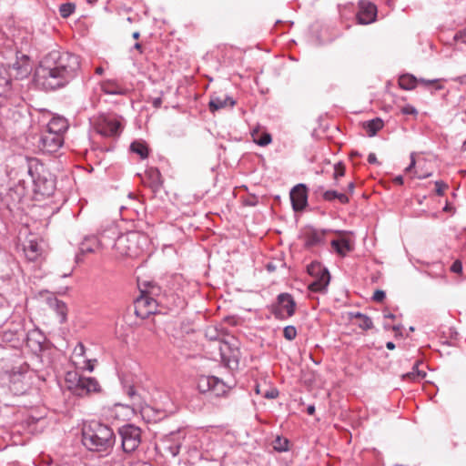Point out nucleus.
Here are the masks:
<instances>
[{"mask_svg":"<svg viewBox=\"0 0 466 466\" xmlns=\"http://www.w3.org/2000/svg\"><path fill=\"white\" fill-rule=\"evenodd\" d=\"M80 70L79 56L66 51L53 50L41 61L35 78L45 89L61 88L75 79Z\"/></svg>","mask_w":466,"mask_h":466,"instance_id":"nucleus-1","label":"nucleus"},{"mask_svg":"<svg viewBox=\"0 0 466 466\" xmlns=\"http://www.w3.org/2000/svg\"><path fill=\"white\" fill-rule=\"evenodd\" d=\"M83 445L100 456L108 455L116 443V435L109 426L99 421H91L82 431Z\"/></svg>","mask_w":466,"mask_h":466,"instance_id":"nucleus-2","label":"nucleus"},{"mask_svg":"<svg viewBox=\"0 0 466 466\" xmlns=\"http://www.w3.org/2000/svg\"><path fill=\"white\" fill-rule=\"evenodd\" d=\"M147 244L145 235L137 231H130L126 234L116 235L111 239V245L120 256L137 257Z\"/></svg>","mask_w":466,"mask_h":466,"instance_id":"nucleus-3","label":"nucleus"},{"mask_svg":"<svg viewBox=\"0 0 466 466\" xmlns=\"http://www.w3.org/2000/svg\"><path fill=\"white\" fill-rule=\"evenodd\" d=\"M140 295L135 299V313L141 319H147L157 310L156 297L160 292V288L154 283L139 284Z\"/></svg>","mask_w":466,"mask_h":466,"instance_id":"nucleus-4","label":"nucleus"},{"mask_svg":"<svg viewBox=\"0 0 466 466\" xmlns=\"http://www.w3.org/2000/svg\"><path fill=\"white\" fill-rule=\"evenodd\" d=\"M118 433L121 437L122 449L125 452L134 451L141 443V430L135 425L126 424L119 428Z\"/></svg>","mask_w":466,"mask_h":466,"instance_id":"nucleus-5","label":"nucleus"},{"mask_svg":"<svg viewBox=\"0 0 466 466\" xmlns=\"http://www.w3.org/2000/svg\"><path fill=\"white\" fill-rule=\"evenodd\" d=\"M296 302L289 293H280L277 302L272 305L271 312L276 319L283 320L292 317L295 313Z\"/></svg>","mask_w":466,"mask_h":466,"instance_id":"nucleus-6","label":"nucleus"},{"mask_svg":"<svg viewBox=\"0 0 466 466\" xmlns=\"http://www.w3.org/2000/svg\"><path fill=\"white\" fill-rule=\"evenodd\" d=\"M308 272L315 278L309 284V289L315 292L324 291L330 280L329 270L319 262H312L308 266Z\"/></svg>","mask_w":466,"mask_h":466,"instance_id":"nucleus-7","label":"nucleus"},{"mask_svg":"<svg viewBox=\"0 0 466 466\" xmlns=\"http://www.w3.org/2000/svg\"><path fill=\"white\" fill-rule=\"evenodd\" d=\"M198 389L201 393H210L219 397L226 394L229 388L218 377L203 375L198 380Z\"/></svg>","mask_w":466,"mask_h":466,"instance_id":"nucleus-8","label":"nucleus"},{"mask_svg":"<svg viewBox=\"0 0 466 466\" xmlns=\"http://www.w3.org/2000/svg\"><path fill=\"white\" fill-rule=\"evenodd\" d=\"M116 235V228L115 227L105 230L100 234L99 238L90 237L85 238L80 245V250L82 253H92L98 247H109L111 245V239Z\"/></svg>","mask_w":466,"mask_h":466,"instance_id":"nucleus-9","label":"nucleus"},{"mask_svg":"<svg viewBox=\"0 0 466 466\" xmlns=\"http://www.w3.org/2000/svg\"><path fill=\"white\" fill-rule=\"evenodd\" d=\"M218 350L222 362L229 369H237L239 361V350L231 348L228 342L219 341Z\"/></svg>","mask_w":466,"mask_h":466,"instance_id":"nucleus-10","label":"nucleus"},{"mask_svg":"<svg viewBox=\"0 0 466 466\" xmlns=\"http://www.w3.org/2000/svg\"><path fill=\"white\" fill-rule=\"evenodd\" d=\"M359 12L356 15L358 24L370 25L376 21L377 6L366 0L359 2Z\"/></svg>","mask_w":466,"mask_h":466,"instance_id":"nucleus-11","label":"nucleus"},{"mask_svg":"<svg viewBox=\"0 0 466 466\" xmlns=\"http://www.w3.org/2000/svg\"><path fill=\"white\" fill-rule=\"evenodd\" d=\"M96 130L104 137H115L120 134L121 125L115 117L103 116L96 126Z\"/></svg>","mask_w":466,"mask_h":466,"instance_id":"nucleus-12","label":"nucleus"},{"mask_svg":"<svg viewBox=\"0 0 466 466\" xmlns=\"http://www.w3.org/2000/svg\"><path fill=\"white\" fill-rule=\"evenodd\" d=\"M2 67H5L10 77L15 79H22L29 74L28 59L25 55L21 60L16 58L14 63L2 65Z\"/></svg>","mask_w":466,"mask_h":466,"instance_id":"nucleus-13","label":"nucleus"},{"mask_svg":"<svg viewBox=\"0 0 466 466\" xmlns=\"http://www.w3.org/2000/svg\"><path fill=\"white\" fill-rule=\"evenodd\" d=\"M64 143V137L58 134L45 130L40 138L42 149L53 153L57 151Z\"/></svg>","mask_w":466,"mask_h":466,"instance_id":"nucleus-14","label":"nucleus"},{"mask_svg":"<svg viewBox=\"0 0 466 466\" xmlns=\"http://www.w3.org/2000/svg\"><path fill=\"white\" fill-rule=\"evenodd\" d=\"M290 200L295 211H301L308 203L307 187L303 184L295 186L290 191Z\"/></svg>","mask_w":466,"mask_h":466,"instance_id":"nucleus-15","label":"nucleus"},{"mask_svg":"<svg viewBox=\"0 0 466 466\" xmlns=\"http://www.w3.org/2000/svg\"><path fill=\"white\" fill-rule=\"evenodd\" d=\"M325 235V230H319L312 227H309L304 229L301 238L306 248H312L320 246L324 242Z\"/></svg>","mask_w":466,"mask_h":466,"instance_id":"nucleus-16","label":"nucleus"},{"mask_svg":"<svg viewBox=\"0 0 466 466\" xmlns=\"http://www.w3.org/2000/svg\"><path fill=\"white\" fill-rule=\"evenodd\" d=\"M99 390V384L94 378L81 377L77 386L73 390V394L83 397L90 392H96Z\"/></svg>","mask_w":466,"mask_h":466,"instance_id":"nucleus-17","label":"nucleus"},{"mask_svg":"<svg viewBox=\"0 0 466 466\" xmlns=\"http://www.w3.org/2000/svg\"><path fill=\"white\" fill-rule=\"evenodd\" d=\"M28 174L30 175L32 181L35 184L36 193L43 196H50L53 192L54 185L52 181H48L46 178H42L40 176H35L32 167L28 166Z\"/></svg>","mask_w":466,"mask_h":466,"instance_id":"nucleus-18","label":"nucleus"},{"mask_svg":"<svg viewBox=\"0 0 466 466\" xmlns=\"http://www.w3.org/2000/svg\"><path fill=\"white\" fill-rule=\"evenodd\" d=\"M45 340V335L37 329H32L26 334V346L35 353L42 351Z\"/></svg>","mask_w":466,"mask_h":466,"instance_id":"nucleus-19","label":"nucleus"},{"mask_svg":"<svg viewBox=\"0 0 466 466\" xmlns=\"http://www.w3.org/2000/svg\"><path fill=\"white\" fill-rule=\"evenodd\" d=\"M330 245L341 257H345L348 253L352 251L354 247L353 241L344 237L331 240Z\"/></svg>","mask_w":466,"mask_h":466,"instance_id":"nucleus-20","label":"nucleus"},{"mask_svg":"<svg viewBox=\"0 0 466 466\" xmlns=\"http://www.w3.org/2000/svg\"><path fill=\"white\" fill-rule=\"evenodd\" d=\"M68 128L67 120L62 116L53 117L46 125V131L58 134L64 137V133Z\"/></svg>","mask_w":466,"mask_h":466,"instance_id":"nucleus-21","label":"nucleus"},{"mask_svg":"<svg viewBox=\"0 0 466 466\" xmlns=\"http://www.w3.org/2000/svg\"><path fill=\"white\" fill-rule=\"evenodd\" d=\"M24 252L28 260L36 261L42 256L43 249L37 241L30 239L24 246Z\"/></svg>","mask_w":466,"mask_h":466,"instance_id":"nucleus-22","label":"nucleus"},{"mask_svg":"<svg viewBox=\"0 0 466 466\" xmlns=\"http://www.w3.org/2000/svg\"><path fill=\"white\" fill-rule=\"evenodd\" d=\"M235 104L236 101L228 96H215L209 101V109L211 112H214L227 106L233 107Z\"/></svg>","mask_w":466,"mask_h":466,"instance_id":"nucleus-23","label":"nucleus"},{"mask_svg":"<svg viewBox=\"0 0 466 466\" xmlns=\"http://www.w3.org/2000/svg\"><path fill=\"white\" fill-rule=\"evenodd\" d=\"M12 78L5 67L0 66V96H5L11 90Z\"/></svg>","mask_w":466,"mask_h":466,"instance_id":"nucleus-24","label":"nucleus"},{"mask_svg":"<svg viewBox=\"0 0 466 466\" xmlns=\"http://www.w3.org/2000/svg\"><path fill=\"white\" fill-rule=\"evenodd\" d=\"M384 126L383 120L380 117L363 123V127L369 137H374Z\"/></svg>","mask_w":466,"mask_h":466,"instance_id":"nucleus-25","label":"nucleus"},{"mask_svg":"<svg viewBox=\"0 0 466 466\" xmlns=\"http://www.w3.org/2000/svg\"><path fill=\"white\" fill-rule=\"evenodd\" d=\"M101 90L107 95H123L125 93V90L113 80L102 82Z\"/></svg>","mask_w":466,"mask_h":466,"instance_id":"nucleus-26","label":"nucleus"},{"mask_svg":"<svg viewBox=\"0 0 466 466\" xmlns=\"http://www.w3.org/2000/svg\"><path fill=\"white\" fill-rule=\"evenodd\" d=\"M349 316L350 319H358L360 320L358 326L364 330L370 329L373 327L371 319L365 314L360 312H350Z\"/></svg>","mask_w":466,"mask_h":466,"instance_id":"nucleus-27","label":"nucleus"},{"mask_svg":"<svg viewBox=\"0 0 466 466\" xmlns=\"http://www.w3.org/2000/svg\"><path fill=\"white\" fill-rule=\"evenodd\" d=\"M322 197L326 201L338 199L341 204H347L350 201L345 194L339 193L335 190H327L323 193Z\"/></svg>","mask_w":466,"mask_h":466,"instance_id":"nucleus-28","label":"nucleus"},{"mask_svg":"<svg viewBox=\"0 0 466 466\" xmlns=\"http://www.w3.org/2000/svg\"><path fill=\"white\" fill-rule=\"evenodd\" d=\"M50 306L56 309V311L57 312V314L60 316L61 318V322H64L66 321V305L61 301V300H58L57 299H54L52 300H50Z\"/></svg>","mask_w":466,"mask_h":466,"instance_id":"nucleus-29","label":"nucleus"},{"mask_svg":"<svg viewBox=\"0 0 466 466\" xmlns=\"http://www.w3.org/2000/svg\"><path fill=\"white\" fill-rule=\"evenodd\" d=\"M130 149L132 152L140 156L142 159H145L148 156V149L145 143L140 141H134L130 145Z\"/></svg>","mask_w":466,"mask_h":466,"instance_id":"nucleus-30","label":"nucleus"},{"mask_svg":"<svg viewBox=\"0 0 466 466\" xmlns=\"http://www.w3.org/2000/svg\"><path fill=\"white\" fill-rule=\"evenodd\" d=\"M416 78L411 75H403L399 79V85L402 89L411 90L416 86Z\"/></svg>","mask_w":466,"mask_h":466,"instance_id":"nucleus-31","label":"nucleus"},{"mask_svg":"<svg viewBox=\"0 0 466 466\" xmlns=\"http://www.w3.org/2000/svg\"><path fill=\"white\" fill-rule=\"evenodd\" d=\"M82 376L78 375L76 371H68L66 374V383L67 386V389L73 392V390L77 386V383L79 382V380Z\"/></svg>","mask_w":466,"mask_h":466,"instance_id":"nucleus-32","label":"nucleus"},{"mask_svg":"<svg viewBox=\"0 0 466 466\" xmlns=\"http://www.w3.org/2000/svg\"><path fill=\"white\" fill-rule=\"evenodd\" d=\"M289 441L288 439L277 436L272 441V446L275 451L284 452L289 451Z\"/></svg>","mask_w":466,"mask_h":466,"instance_id":"nucleus-33","label":"nucleus"},{"mask_svg":"<svg viewBox=\"0 0 466 466\" xmlns=\"http://www.w3.org/2000/svg\"><path fill=\"white\" fill-rule=\"evenodd\" d=\"M425 376H426V372L420 370L418 369V364H415L412 368V370L404 374L403 378L407 379V380H419L424 379Z\"/></svg>","mask_w":466,"mask_h":466,"instance_id":"nucleus-34","label":"nucleus"},{"mask_svg":"<svg viewBox=\"0 0 466 466\" xmlns=\"http://www.w3.org/2000/svg\"><path fill=\"white\" fill-rule=\"evenodd\" d=\"M149 177L151 178L152 187L157 188L162 184L161 174L157 169H150Z\"/></svg>","mask_w":466,"mask_h":466,"instance_id":"nucleus-35","label":"nucleus"},{"mask_svg":"<svg viewBox=\"0 0 466 466\" xmlns=\"http://www.w3.org/2000/svg\"><path fill=\"white\" fill-rule=\"evenodd\" d=\"M76 9V5L74 4H71V3H66V4H63L61 5L60 8H59V12H60V15L62 17H68L69 15H71L74 11Z\"/></svg>","mask_w":466,"mask_h":466,"instance_id":"nucleus-36","label":"nucleus"},{"mask_svg":"<svg viewBox=\"0 0 466 466\" xmlns=\"http://www.w3.org/2000/svg\"><path fill=\"white\" fill-rule=\"evenodd\" d=\"M127 394L132 400L133 405L140 406L142 401L140 396L137 393L133 386H129L127 390Z\"/></svg>","mask_w":466,"mask_h":466,"instance_id":"nucleus-37","label":"nucleus"},{"mask_svg":"<svg viewBox=\"0 0 466 466\" xmlns=\"http://www.w3.org/2000/svg\"><path fill=\"white\" fill-rule=\"evenodd\" d=\"M252 137H253L254 141L258 146H261V147H265V146L268 145L272 140L271 136L268 133H263L258 138L255 137L254 134H252Z\"/></svg>","mask_w":466,"mask_h":466,"instance_id":"nucleus-38","label":"nucleus"},{"mask_svg":"<svg viewBox=\"0 0 466 466\" xmlns=\"http://www.w3.org/2000/svg\"><path fill=\"white\" fill-rule=\"evenodd\" d=\"M283 336L288 340H293L297 336V329L294 326H287L283 329Z\"/></svg>","mask_w":466,"mask_h":466,"instance_id":"nucleus-39","label":"nucleus"},{"mask_svg":"<svg viewBox=\"0 0 466 466\" xmlns=\"http://www.w3.org/2000/svg\"><path fill=\"white\" fill-rule=\"evenodd\" d=\"M345 175V167L341 163H337L334 167V178L338 179Z\"/></svg>","mask_w":466,"mask_h":466,"instance_id":"nucleus-40","label":"nucleus"},{"mask_svg":"<svg viewBox=\"0 0 466 466\" xmlns=\"http://www.w3.org/2000/svg\"><path fill=\"white\" fill-rule=\"evenodd\" d=\"M401 112L404 115H417L418 114L417 109L411 105H407V106H403L401 108Z\"/></svg>","mask_w":466,"mask_h":466,"instance_id":"nucleus-41","label":"nucleus"},{"mask_svg":"<svg viewBox=\"0 0 466 466\" xmlns=\"http://www.w3.org/2000/svg\"><path fill=\"white\" fill-rule=\"evenodd\" d=\"M435 187H436V193L437 195L439 196H442L444 194V189L448 187L445 183H443L442 181H436L435 182Z\"/></svg>","mask_w":466,"mask_h":466,"instance_id":"nucleus-42","label":"nucleus"},{"mask_svg":"<svg viewBox=\"0 0 466 466\" xmlns=\"http://www.w3.org/2000/svg\"><path fill=\"white\" fill-rule=\"evenodd\" d=\"M386 297V294L383 290L377 289L373 294V300L377 302H381Z\"/></svg>","mask_w":466,"mask_h":466,"instance_id":"nucleus-43","label":"nucleus"},{"mask_svg":"<svg viewBox=\"0 0 466 466\" xmlns=\"http://www.w3.org/2000/svg\"><path fill=\"white\" fill-rule=\"evenodd\" d=\"M451 270L454 273H461V271H462L461 262L460 260H455L451 267Z\"/></svg>","mask_w":466,"mask_h":466,"instance_id":"nucleus-44","label":"nucleus"},{"mask_svg":"<svg viewBox=\"0 0 466 466\" xmlns=\"http://www.w3.org/2000/svg\"><path fill=\"white\" fill-rule=\"evenodd\" d=\"M206 336L209 338L210 339H217V331L214 329H207Z\"/></svg>","mask_w":466,"mask_h":466,"instance_id":"nucleus-45","label":"nucleus"},{"mask_svg":"<svg viewBox=\"0 0 466 466\" xmlns=\"http://www.w3.org/2000/svg\"><path fill=\"white\" fill-rule=\"evenodd\" d=\"M75 352L78 355H84L85 353V346L82 343H78L75 348Z\"/></svg>","mask_w":466,"mask_h":466,"instance_id":"nucleus-46","label":"nucleus"},{"mask_svg":"<svg viewBox=\"0 0 466 466\" xmlns=\"http://www.w3.org/2000/svg\"><path fill=\"white\" fill-rule=\"evenodd\" d=\"M265 397H266L267 399H275V398H277V397H278V391H277L276 390H270V391H267V392L265 393Z\"/></svg>","mask_w":466,"mask_h":466,"instance_id":"nucleus-47","label":"nucleus"},{"mask_svg":"<svg viewBox=\"0 0 466 466\" xmlns=\"http://www.w3.org/2000/svg\"><path fill=\"white\" fill-rule=\"evenodd\" d=\"M368 162L370 164H378V159H377V157L374 153H370L369 156H368Z\"/></svg>","mask_w":466,"mask_h":466,"instance_id":"nucleus-48","label":"nucleus"},{"mask_svg":"<svg viewBox=\"0 0 466 466\" xmlns=\"http://www.w3.org/2000/svg\"><path fill=\"white\" fill-rule=\"evenodd\" d=\"M410 158H411L410 164L409 165V167H406V171H407V172L410 171V170H411V168H413V167H414L415 163H416V162H415V158H414V157H413V154H411Z\"/></svg>","mask_w":466,"mask_h":466,"instance_id":"nucleus-49","label":"nucleus"},{"mask_svg":"<svg viewBox=\"0 0 466 466\" xmlns=\"http://www.w3.org/2000/svg\"><path fill=\"white\" fill-rule=\"evenodd\" d=\"M455 81L459 82L460 84H466V75L458 76L455 78Z\"/></svg>","mask_w":466,"mask_h":466,"instance_id":"nucleus-50","label":"nucleus"},{"mask_svg":"<svg viewBox=\"0 0 466 466\" xmlns=\"http://www.w3.org/2000/svg\"><path fill=\"white\" fill-rule=\"evenodd\" d=\"M161 104H162V100L159 97L154 99V101H153V106L155 107H159L161 106Z\"/></svg>","mask_w":466,"mask_h":466,"instance_id":"nucleus-51","label":"nucleus"},{"mask_svg":"<svg viewBox=\"0 0 466 466\" xmlns=\"http://www.w3.org/2000/svg\"><path fill=\"white\" fill-rule=\"evenodd\" d=\"M386 347L388 350H394L395 349V344L392 342V341H388L386 343Z\"/></svg>","mask_w":466,"mask_h":466,"instance_id":"nucleus-52","label":"nucleus"},{"mask_svg":"<svg viewBox=\"0 0 466 466\" xmlns=\"http://www.w3.org/2000/svg\"><path fill=\"white\" fill-rule=\"evenodd\" d=\"M394 181L397 184L402 185L403 184V177L401 176H399V177H395Z\"/></svg>","mask_w":466,"mask_h":466,"instance_id":"nucleus-53","label":"nucleus"},{"mask_svg":"<svg viewBox=\"0 0 466 466\" xmlns=\"http://www.w3.org/2000/svg\"><path fill=\"white\" fill-rule=\"evenodd\" d=\"M307 411L309 415H312L315 412V407L312 405L309 406Z\"/></svg>","mask_w":466,"mask_h":466,"instance_id":"nucleus-54","label":"nucleus"},{"mask_svg":"<svg viewBox=\"0 0 466 466\" xmlns=\"http://www.w3.org/2000/svg\"><path fill=\"white\" fill-rule=\"evenodd\" d=\"M420 82L426 84V85H431V84H433V83H436L437 80H425V79H420Z\"/></svg>","mask_w":466,"mask_h":466,"instance_id":"nucleus-55","label":"nucleus"},{"mask_svg":"<svg viewBox=\"0 0 466 466\" xmlns=\"http://www.w3.org/2000/svg\"><path fill=\"white\" fill-rule=\"evenodd\" d=\"M354 187H355V185H354V183H353V182H350V183L348 185V190H349L350 192H351V193L354 191Z\"/></svg>","mask_w":466,"mask_h":466,"instance_id":"nucleus-56","label":"nucleus"},{"mask_svg":"<svg viewBox=\"0 0 466 466\" xmlns=\"http://www.w3.org/2000/svg\"><path fill=\"white\" fill-rule=\"evenodd\" d=\"M103 72H104V69H103L102 66H98V67L96 68V74L102 75Z\"/></svg>","mask_w":466,"mask_h":466,"instance_id":"nucleus-57","label":"nucleus"},{"mask_svg":"<svg viewBox=\"0 0 466 466\" xmlns=\"http://www.w3.org/2000/svg\"><path fill=\"white\" fill-rule=\"evenodd\" d=\"M134 48L141 52V45L139 43H136Z\"/></svg>","mask_w":466,"mask_h":466,"instance_id":"nucleus-58","label":"nucleus"},{"mask_svg":"<svg viewBox=\"0 0 466 466\" xmlns=\"http://www.w3.org/2000/svg\"><path fill=\"white\" fill-rule=\"evenodd\" d=\"M139 35H140L139 32H134L132 36L134 39H137L139 37Z\"/></svg>","mask_w":466,"mask_h":466,"instance_id":"nucleus-59","label":"nucleus"},{"mask_svg":"<svg viewBox=\"0 0 466 466\" xmlns=\"http://www.w3.org/2000/svg\"><path fill=\"white\" fill-rule=\"evenodd\" d=\"M385 318L394 319V318H395V316H394L393 314H391V313H389V314H386V315H385Z\"/></svg>","mask_w":466,"mask_h":466,"instance_id":"nucleus-60","label":"nucleus"},{"mask_svg":"<svg viewBox=\"0 0 466 466\" xmlns=\"http://www.w3.org/2000/svg\"><path fill=\"white\" fill-rule=\"evenodd\" d=\"M430 176H431V174H427V175H419V176H418V177H419V178H425V177H430Z\"/></svg>","mask_w":466,"mask_h":466,"instance_id":"nucleus-61","label":"nucleus"},{"mask_svg":"<svg viewBox=\"0 0 466 466\" xmlns=\"http://www.w3.org/2000/svg\"><path fill=\"white\" fill-rule=\"evenodd\" d=\"M461 149H462L463 151H465V150H466V140L462 143V145H461Z\"/></svg>","mask_w":466,"mask_h":466,"instance_id":"nucleus-62","label":"nucleus"},{"mask_svg":"<svg viewBox=\"0 0 466 466\" xmlns=\"http://www.w3.org/2000/svg\"><path fill=\"white\" fill-rule=\"evenodd\" d=\"M268 270H272L273 269V266L268 265Z\"/></svg>","mask_w":466,"mask_h":466,"instance_id":"nucleus-63","label":"nucleus"},{"mask_svg":"<svg viewBox=\"0 0 466 466\" xmlns=\"http://www.w3.org/2000/svg\"><path fill=\"white\" fill-rule=\"evenodd\" d=\"M393 329L398 330V329H400V327L399 326H394Z\"/></svg>","mask_w":466,"mask_h":466,"instance_id":"nucleus-64","label":"nucleus"}]
</instances>
